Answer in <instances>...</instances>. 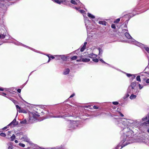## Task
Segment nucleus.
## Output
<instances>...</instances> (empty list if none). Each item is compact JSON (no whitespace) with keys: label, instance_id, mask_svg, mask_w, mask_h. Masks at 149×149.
<instances>
[{"label":"nucleus","instance_id":"nucleus-24","mask_svg":"<svg viewBox=\"0 0 149 149\" xmlns=\"http://www.w3.org/2000/svg\"><path fill=\"white\" fill-rule=\"evenodd\" d=\"M134 93L131 94L130 98L131 100H133L135 99L136 97V96L135 95H134Z\"/></svg>","mask_w":149,"mask_h":149},{"label":"nucleus","instance_id":"nucleus-17","mask_svg":"<svg viewBox=\"0 0 149 149\" xmlns=\"http://www.w3.org/2000/svg\"><path fill=\"white\" fill-rule=\"evenodd\" d=\"M70 72V69L68 68H67L64 70L63 72V74L64 75H67L69 74Z\"/></svg>","mask_w":149,"mask_h":149},{"label":"nucleus","instance_id":"nucleus-37","mask_svg":"<svg viewBox=\"0 0 149 149\" xmlns=\"http://www.w3.org/2000/svg\"><path fill=\"white\" fill-rule=\"evenodd\" d=\"M0 95H1L3 96H4L6 97H7L8 98V97L7 96V94L6 93H1L0 92Z\"/></svg>","mask_w":149,"mask_h":149},{"label":"nucleus","instance_id":"nucleus-23","mask_svg":"<svg viewBox=\"0 0 149 149\" xmlns=\"http://www.w3.org/2000/svg\"><path fill=\"white\" fill-rule=\"evenodd\" d=\"M98 23L100 24H102L103 25H107V23L105 21H99L98 22Z\"/></svg>","mask_w":149,"mask_h":149},{"label":"nucleus","instance_id":"nucleus-51","mask_svg":"<svg viewBox=\"0 0 149 149\" xmlns=\"http://www.w3.org/2000/svg\"><path fill=\"white\" fill-rule=\"evenodd\" d=\"M130 93H128L127 92L126 94L125 95V96L127 98V97L130 96Z\"/></svg>","mask_w":149,"mask_h":149},{"label":"nucleus","instance_id":"nucleus-15","mask_svg":"<svg viewBox=\"0 0 149 149\" xmlns=\"http://www.w3.org/2000/svg\"><path fill=\"white\" fill-rule=\"evenodd\" d=\"M21 139L23 140L24 141H26L29 143H30L31 142L29 141V139L26 136H25L24 137H22Z\"/></svg>","mask_w":149,"mask_h":149},{"label":"nucleus","instance_id":"nucleus-45","mask_svg":"<svg viewBox=\"0 0 149 149\" xmlns=\"http://www.w3.org/2000/svg\"><path fill=\"white\" fill-rule=\"evenodd\" d=\"M111 27L113 29H115L116 28V25L114 24H112L111 25Z\"/></svg>","mask_w":149,"mask_h":149},{"label":"nucleus","instance_id":"nucleus-11","mask_svg":"<svg viewBox=\"0 0 149 149\" xmlns=\"http://www.w3.org/2000/svg\"><path fill=\"white\" fill-rule=\"evenodd\" d=\"M128 31H127L125 33V36L128 39H131V40H132V42H133V44H134V42L133 41V39H133L132 38V37L128 33Z\"/></svg>","mask_w":149,"mask_h":149},{"label":"nucleus","instance_id":"nucleus-42","mask_svg":"<svg viewBox=\"0 0 149 149\" xmlns=\"http://www.w3.org/2000/svg\"><path fill=\"white\" fill-rule=\"evenodd\" d=\"M15 135L14 134H13L12 135V136H11V141H13L15 139Z\"/></svg>","mask_w":149,"mask_h":149},{"label":"nucleus","instance_id":"nucleus-10","mask_svg":"<svg viewBox=\"0 0 149 149\" xmlns=\"http://www.w3.org/2000/svg\"><path fill=\"white\" fill-rule=\"evenodd\" d=\"M139 12L138 11H135V13H129L128 14H127L125 15L124 17H128V18L130 19L131 17H133L136 15L138 14H139Z\"/></svg>","mask_w":149,"mask_h":149},{"label":"nucleus","instance_id":"nucleus-52","mask_svg":"<svg viewBox=\"0 0 149 149\" xmlns=\"http://www.w3.org/2000/svg\"><path fill=\"white\" fill-rule=\"evenodd\" d=\"M0 135L3 137H5L6 136V134L5 133H1L0 134Z\"/></svg>","mask_w":149,"mask_h":149},{"label":"nucleus","instance_id":"nucleus-39","mask_svg":"<svg viewBox=\"0 0 149 149\" xmlns=\"http://www.w3.org/2000/svg\"><path fill=\"white\" fill-rule=\"evenodd\" d=\"M70 2L74 5H77V3L74 0H71L70 1Z\"/></svg>","mask_w":149,"mask_h":149},{"label":"nucleus","instance_id":"nucleus-29","mask_svg":"<svg viewBox=\"0 0 149 149\" xmlns=\"http://www.w3.org/2000/svg\"><path fill=\"white\" fill-rule=\"evenodd\" d=\"M107 65H109L110 67H111L112 68H113L114 69H116V70L119 71H121V70L119 69H118V68H115L114 67L112 66V65L107 63Z\"/></svg>","mask_w":149,"mask_h":149},{"label":"nucleus","instance_id":"nucleus-31","mask_svg":"<svg viewBox=\"0 0 149 149\" xmlns=\"http://www.w3.org/2000/svg\"><path fill=\"white\" fill-rule=\"evenodd\" d=\"M121 72H123V73H124L126 74V76L128 77H131L132 76V74H130V73H127L125 72H123V71H121Z\"/></svg>","mask_w":149,"mask_h":149},{"label":"nucleus","instance_id":"nucleus-34","mask_svg":"<svg viewBox=\"0 0 149 149\" xmlns=\"http://www.w3.org/2000/svg\"><path fill=\"white\" fill-rule=\"evenodd\" d=\"M53 1L56 3L61 4V1L60 0H54Z\"/></svg>","mask_w":149,"mask_h":149},{"label":"nucleus","instance_id":"nucleus-50","mask_svg":"<svg viewBox=\"0 0 149 149\" xmlns=\"http://www.w3.org/2000/svg\"><path fill=\"white\" fill-rule=\"evenodd\" d=\"M130 93H128L127 92L126 94L125 95V96L127 98V97L130 96Z\"/></svg>","mask_w":149,"mask_h":149},{"label":"nucleus","instance_id":"nucleus-7","mask_svg":"<svg viewBox=\"0 0 149 149\" xmlns=\"http://www.w3.org/2000/svg\"><path fill=\"white\" fill-rule=\"evenodd\" d=\"M133 41L134 42V45L140 47L143 51H144V49H145L146 51L149 54V47H147V45L139 42L134 39H133Z\"/></svg>","mask_w":149,"mask_h":149},{"label":"nucleus","instance_id":"nucleus-62","mask_svg":"<svg viewBox=\"0 0 149 149\" xmlns=\"http://www.w3.org/2000/svg\"><path fill=\"white\" fill-rule=\"evenodd\" d=\"M8 99H9L10 100H11L13 102L14 100H15L12 97H8Z\"/></svg>","mask_w":149,"mask_h":149},{"label":"nucleus","instance_id":"nucleus-40","mask_svg":"<svg viewBox=\"0 0 149 149\" xmlns=\"http://www.w3.org/2000/svg\"><path fill=\"white\" fill-rule=\"evenodd\" d=\"M92 61L95 63H97L99 61V60L97 58H94L93 59Z\"/></svg>","mask_w":149,"mask_h":149},{"label":"nucleus","instance_id":"nucleus-22","mask_svg":"<svg viewBox=\"0 0 149 149\" xmlns=\"http://www.w3.org/2000/svg\"><path fill=\"white\" fill-rule=\"evenodd\" d=\"M127 24H125L124 25L123 27V32L124 31H128V30L127 29Z\"/></svg>","mask_w":149,"mask_h":149},{"label":"nucleus","instance_id":"nucleus-36","mask_svg":"<svg viewBox=\"0 0 149 149\" xmlns=\"http://www.w3.org/2000/svg\"><path fill=\"white\" fill-rule=\"evenodd\" d=\"M15 106L17 111H19V110L21 109V107L18 105H16Z\"/></svg>","mask_w":149,"mask_h":149},{"label":"nucleus","instance_id":"nucleus-21","mask_svg":"<svg viewBox=\"0 0 149 149\" xmlns=\"http://www.w3.org/2000/svg\"><path fill=\"white\" fill-rule=\"evenodd\" d=\"M60 57L61 58L63 61L67 60V58L64 55H60Z\"/></svg>","mask_w":149,"mask_h":149},{"label":"nucleus","instance_id":"nucleus-46","mask_svg":"<svg viewBox=\"0 0 149 149\" xmlns=\"http://www.w3.org/2000/svg\"><path fill=\"white\" fill-rule=\"evenodd\" d=\"M55 57L57 58L56 59V60H59V58H58L59 57H60V55H54Z\"/></svg>","mask_w":149,"mask_h":149},{"label":"nucleus","instance_id":"nucleus-56","mask_svg":"<svg viewBox=\"0 0 149 149\" xmlns=\"http://www.w3.org/2000/svg\"><path fill=\"white\" fill-rule=\"evenodd\" d=\"M19 146L23 147H24L25 146V145L24 144L21 143H19Z\"/></svg>","mask_w":149,"mask_h":149},{"label":"nucleus","instance_id":"nucleus-38","mask_svg":"<svg viewBox=\"0 0 149 149\" xmlns=\"http://www.w3.org/2000/svg\"><path fill=\"white\" fill-rule=\"evenodd\" d=\"M120 18H118L114 21V23H118L120 22Z\"/></svg>","mask_w":149,"mask_h":149},{"label":"nucleus","instance_id":"nucleus-32","mask_svg":"<svg viewBox=\"0 0 149 149\" xmlns=\"http://www.w3.org/2000/svg\"><path fill=\"white\" fill-rule=\"evenodd\" d=\"M28 122V121H27L26 119L21 121L20 122L21 124H28L27 123Z\"/></svg>","mask_w":149,"mask_h":149},{"label":"nucleus","instance_id":"nucleus-28","mask_svg":"<svg viewBox=\"0 0 149 149\" xmlns=\"http://www.w3.org/2000/svg\"><path fill=\"white\" fill-rule=\"evenodd\" d=\"M86 45H83L82 47L80 49V51L82 52H83L86 48Z\"/></svg>","mask_w":149,"mask_h":149},{"label":"nucleus","instance_id":"nucleus-3","mask_svg":"<svg viewBox=\"0 0 149 149\" xmlns=\"http://www.w3.org/2000/svg\"><path fill=\"white\" fill-rule=\"evenodd\" d=\"M12 0H0V8L5 12L8 6L12 5L13 3L10 1Z\"/></svg>","mask_w":149,"mask_h":149},{"label":"nucleus","instance_id":"nucleus-58","mask_svg":"<svg viewBox=\"0 0 149 149\" xmlns=\"http://www.w3.org/2000/svg\"><path fill=\"white\" fill-rule=\"evenodd\" d=\"M13 146L11 145H10L9 146L8 149H13Z\"/></svg>","mask_w":149,"mask_h":149},{"label":"nucleus","instance_id":"nucleus-12","mask_svg":"<svg viewBox=\"0 0 149 149\" xmlns=\"http://www.w3.org/2000/svg\"><path fill=\"white\" fill-rule=\"evenodd\" d=\"M37 120L36 119H34L33 117H31L29 118V120L28 121V122L27 123L28 124H31L36 122V121Z\"/></svg>","mask_w":149,"mask_h":149},{"label":"nucleus","instance_id":"nucleus-30","mask_svg":"<svg viewBox=\"0 0 149 149\" xmlns=\"http://www.w3.org/2000/svg\"><path fill=\"white\" fill-rule=\"evenodd\" d=\"M77 58V56H73L70 59L72 61L75 60H76Z\"/></svg>","mask_w":149,"mask_h":149},{"label":"nucleus","instance_id":"nucleus-43","mask_svg":"<svg viewBox=\"0 0 149 149\" xmlns=\"http://www.w3.org/2000/svg\"><path fill=\"white\" fill-rule=\"evenodd\" d=\"M146 80V82L149 85V79L146 78L144 79V80Z\"/></svg>","mask_w":149,"mask_h":149},{"label":"nucleus","instance_id":"nucleus-48","mask_svg":"<svg viewBox=\"0 0 149 149\" xmlns=\"http://www.w3.org/2000/svg\"><path fill=\"white\" fill-rule=\"evenodd\" d=\"M100 61L102 63H104L105 64H107V63L105 62L101 58L99 59Z\"/></svg>","mask_w":149,"mask_h":149},{"label":"nucleus","instance_id":"nucleus-61","mask_svg":"<svg viewBox=\"0 0 149 149\" xmlns=\"http://www.w3.org/2000/svg\"><path fill=\"white\" fill-rule=\"evenodd\" d=\"M93 108L94 109H98V107L95 105H94L93 106Z\"/></svg>","mask_w":149,"mask_h":149},{"label":"nucleus","instance_id":"nucleus-6","mask_svg":"<svg viewBox=\"0 0 149 149\" xmlns=\"http://www.w3.org/2000/svg\"><path fill=\"white\" fill-rule=\"evenodd\" d=\"M17 115L18 113L17 112L16 115V117L7 126L1 128V129H0V130H6L9 127H10V128H13L14 127H15L16 125H17L18 124V122L17 121L16 118Z\"/></svg>","mask_w":149,"mask_h":149},{"label":"nucleus","instance_id":"nucleus-2","mask_svg":"<svg viewBox=\"0 0 149 149\" xmlns=\"http://www.w3.org/2000/svg\"><path fill=\"white\" fill-rule=\"evenodd\" d=\"M70 107V105L69 104H66L64 107L63 108L62 110L61 111L62 113L63 114H61L60 116H53L51 115H49V116L50 118H65L66 117H72L74 118H77L78 116L77 115V113H75V114L72 113L71 115L69 113V109H68Z\"/></svg>","mask_w":149,"mask_h":149},{"label":"nucleus","instance_id":"nucleus-33","mask_svg":"<svg viewBox=\"0 0 149 149\" xmlns=\"http://www.w3.org/2000/svg\"><path fill=\"white\" fill-rule=\"evenodd\" d=\"M136 74H133L132 76H131V78L130 79V81H132L136 77Z\"/></svg>","mask_w":149,"mask_h":149},{"label":"nucleus","instance_id":"nucleus-9","mask_svg":"<svg viewBox=\"0 0 149 149\" xmlns=\"http://www.w3.org/2000/svg\"><path fill=\"white\" fill-rule=\"evenodd\" d=\"M16 45H21V46H22L23 47H26L27 48H29V49H31V50L35 52H37V53H40V52L38 51H37V50H36L35 49H33V48H31V47H29L28 46H27L26 45H25L21 43H20V42H17V44H16Z\"/></svg>","mask_w":149,"mask_h":149},{"label":"nucleus","instance_id":"nucleus-35","mask_svg":"<svg viewBox=\"0 0 149 149\" xmlns=\"http://www.w3.org/2000/svg\"><path fill=\"white\" fill-rule=\"evenodd\" d=\"M41 113H42L43 114H47L49 113V111H46L45 110H44V111L43 110L42 111Z\"/></svg>","mask_w":149,"mask_h":149},{"label":"nucleus","instance_id":"nucleus-19","mask_svg":"<svg viewBox=\"0 0 149 149\" xmlns=\"http://www.w3.org/2000/svg\"><path fill=\"white\" fill-rule=\"evenodd\" d=\"M90 61V59L86 58H82V62L84 63L88 62Z\"/></svg>","mask_w":149,"mask_h":149},{"label":"nucleus","instance_id":"nucleus-5","mask_svg":"<svg viewBox=\"0 0 149 149\" xmlns=\"http://www.w3.org/2000/svg\"><path fill=\"white\" fill-rule=\"evenodd\" d=\"M66 120L70 121L68 126L69 128L75 129L79 127L80 125L79 124L77 121L69 120L67 119H66Z\"/></svg>","mask_w":149,"mask_h":149},{"label":"nucleus","instance_id":"nucleus-47","mask_svg":"<svg viewBox=\"0 0 149 149\" xmlns=\"http://www.w3.org/2000/svg\"><path fill=\"white\" fill-rule=\"evenodd\" d=\"M112 103L113 105H117L119 104L118 102L117 101L113 102Z\"/></svg>","mask_w":149,"mask_h":149},{"label":"nucleus","instance_id":"nucleus-27","mask_svg":"<svg viewBox=\"0 0 149 149\" xmlns=\"http://www.w3.org/2000/svg\"><path fill=\"white\" fill-rule=\"evenodd\" d=\"M27 111L26 110L23 109H22L21 110H19V113H27Z\"/></svg>","mask_w":149,"mask_h":149},{"label":"nucleus","instance_id":"nucleus-16","mask_svg":"<svg viewBox=\"0 0 149 149\" xmlns=\"http://www.w3.org/2000/svg\"><path fill=\"white\" fill-rule=\"evenodd\" d=\"M88 57L91 58H95L97 57V55L93 53L89 54H88Z\"/></svg>","mask_w":149,"mask_h":149},{"label":"nucleus","instance_id":"nucleus-60","mask_svg":"<svg viewBox=\"0 0 149 149\" xmlns=\"http://www.w3.org/2000/svg\"><path fill=\"white\" fill-rule=\"evenodd\" d=\"M75 95V93H73L69 97V98H72Z\"/></svg>","mask_w":149,"mask_h":149},{"label":"nucleus","instance_id":"nucleus-14","mask_svg":"<svg viewBox=\"0 0 149 149\" xmlns=\"http://www.w3.org/2000/svg\"><path fill=\"white\" fill-rule=\"evenodd\" d=\"M49 58L47 62V63H49L50 61V58H51L52 59H54L55 58V57L52 55L50 54H47L46 55Z\"/></svg>","mask_w":149,"mask_h":149},{"label":"nucleus","instance_id":"nucleus-44","mask_svg":"<svg viewBox=\"0 0 149 149\" xmlns=\"http://www.w3.org/2000/svg\"><path fill=\"white\" fill-rule=\"evenodd\" d=\"M81 58L79 59H77V61L78 62H82V56H79Z\"/></svg>","mask_w":149,"mask_h":149},{"label":"nucleus","instance_id":"nucleus-20","mask_svg":"<svg viewBox=\"0 0 149 149\" xmlns=\"http://www.w3.org/2000/svg\"><path fill=\"white\" fill-rule=\"evenodd\" d=\"M87 16L91 19H94L95 18L94 15L89 13H87Z\"/></svg>","mask_w":149,"mask_h":149},{"label":"nucleus","instance_id":"nucleus-4","mask_svg":"<svg viewBox=\"0 0 149 149\" xmlns=\"http://www.w3.org/2000/svg\"><path fill=\"white\" fill-rule=\"evenodd\" d=\"M136 81H134L130 83L127 89V92L130 94L136 93H137V89L136 88Z\"/></svg>","mask_w":149,"mask_h":149},{"label":"nucleus","instance_id":"nucleus-18","mask_svg":"<svg viewBox=\"0 0 149 149\" xmlns=\"http://www.w3.org/2000/svg\"><path fill=\"white\" fill-rule=\"evenodd\" d=\"M33 118L34 119H36V120H37V118L40 116V115L38 114H36L35 113H32Z\"/></svg>","mask_w":149,"mask_h":149},{"label":"nucleus","instance_id":"nucleus-54","mask_svg":"<svg viewBox=\"0 0 149 149\" xmlns=\"http://www.w3.org/2000/svg\"><path fill=\"white\" fill-rule=\"evenodd\" d=\"M139 88L140 89H141L143 88V86H141V85L139 84L138 85Z\"/></svg>","mask_w":149,"mask_h":149},{"label":"nucleus","instance_id":"nucleus-41","mask_svg":"<svg viewBox=\"0 0 149 149\" xmlns=\"http://www.w3.org/2000/svg\"><path fill=\"white\" fill-rule=\"evenodd\" d=\"M136 80L137 81H141V79L140 78V77L139 75L138 76L136 77Z\"/></svg>","mask_w":149,"mask_h":149},{"label":"nucleus","instance_id":"nucleus-63","mask_svg":"<svg viewBox=\"0 0 149 149\" xmlns=\"http://www.w3.org/2000/svg\"><path fill=\"white\" fill-rule=\"evenodd\" d=\"M17 91L19 93H20L21 92V89L20 88H18L17 90Z\"/></svg>","mask_w":149,"mask_h":149},{"label":"nucleus","instance_id":"nucleus-53","mask_svg":"<svg viewBox=\"0 0 149 149\" xmlns=\"http://www.w3.org/2000/svg\"><path fill=\"white\" fill-rule=\"evenodd\" d=\"M61 3L63 2H66L69 1V0H61Z\"/></svg>","mask_w":149,"mask_h":149},{"label":"nucleus","instance_id":"nucleus-64","mask_svg":"<svg viewBox=\"0 0 149 149\" xmlns=\"http://www.w3.org/2000/svg\"><path fill=\"white\" fill-rule=\"evenodd\" d=\"M4 90V89L3 88L0 86V91H3Z\"/></svg>","mask_w":149,"mask_h":149},{"label":"nucleus","instance_id":"nucleus-8","mask_svg":"<svg viewBox=\"0 0 149 149\" xmlns=\"http://www.w3.org/2000/svg\"><path fill=\"white\" fill-rule=\"evenodd\" d=\"M85 23L87 29V32L88 33L89 31L88 30H90L92 28V24L90 22V21L89 20H85Z\"/></svg>","mask_w":149,"mask_h":149},{"label":"nucleus","instance_id":"nucleus-13","mask_svg":"<svg viewBox=\"0 0 149 149\" xmlns=\"http://www.w3.org/2000/svg\"><path fill=\"white\" fill-rule=\"evenodd\" d=\"M8 34L7 31L5 30L4 31V32L3 34H0V38L3 39L5 38V37L7 36V34Z\"/></svg>","mask_w":149,"mask_h":149},{"label":"nucleus","instance_id":"nucleus-59","mask_svg":"<svg viewBox=\"0 0 149 149\" xmlns=\"http://www.w3.org/2000/svg\"><path fill=\"white\" fill-rule=\"evenodd\" d=\"M13 102L14 103V104L16 105H17V104L18 103V102L16 100H14V101Z\"/></svg>","mask_w":149,"mask_h":149},{"label":"nucleus","instance_id":"nucleus-49","mask_svg":"<svg viewBox=\"0 0 149 149\" xmlns=\"http://www.w3.org/2000/svg\"><path fill=\"white\" fill-rule=\"evenodd\" d=\"M130 93H128L127 92L126 94L125 95V96L127 98V97L130 96Z\"/></svg>","mask_w":149,"mask_h":149},{"label":"nucleus","instance_id":"nucleus-26","mask_svg":"<svg viewBox=\"0 0 149 149\" xmlns=\"http://www.w3.org/2000/svg\"><path fill=\"white\" fill-rule=\"evenodd\" d=\"M98 50L99 52L98 55L101 56V55L102 54L103 50L100 48H98Z\"/></svg>","mask_w":149,"mask_h":149},{"label":"nucleus","instance_id":"nucleus-55","mask_svg":"<svg viewBox=\"0 0 149 149\" xmlns=\"http://www.w3.org/2000/svg\"><path fill=\"white\" fill-rule=\"evenodd\" d=\"M130 19L128 18V19L126 20L125 22V24L127 25Z\"/></svg>","mask_w":149,"mask_h":149},{"label":"nucleus","instance_id":"nucleus-25","mask_svg":"<svg viewBox=\"0 0 149 149\" xmlns=\"http://www.w3.org/2000/svg\"><path fill=\"white\" fill-rule=\"evenodd\" d=\"M148 118H149V113L148 114L147 116L143 118L142 119V120L143 121H146V120H147L148 119Z\"/></svg>","mask_w":149,"mask_h":149},{"label":"nucleus","instance_id":"nucleus-1","mask_svg":"<svg viewBox=\"0 0 149 149\" xmlns=\"http://www.w3.org/2000/svg\"><path fill=\"white\" fill-rule=\"evenodd\" d=\"M146 122L140 123L141 120H133L124 118H114L113 120L118 127L123 130L126 129L129 130H149L147 125L149 124V118Z\"/></svg>","mask_w":149,"mask_h":149},{"label":"nucleus","instance_id":"nucleus-57","mask_svg":"<svg viewBox=\"0 0 149 149\" xmlns=\"http://www.w3.org/2000/svg\"><path fill=\"white\" fill-rule=\"evenodd\" d=\"M124 102H121L120 104H119V105L120 106H123V105L124 104Z\"/></svg>","mask_w":149,"mask_h":149}]
</instances>
